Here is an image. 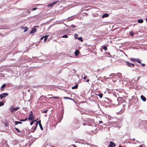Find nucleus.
Returning <instances> with one entry per match:
<instances>
[{
	"label": "nucleus",
	"mask_w": 147,
	"mask_h": 147,
	"mask_svg": "<svg viewBox=\"0 0 147 147\" xmlns=\"http://www.w3.org/2000/svg\"><path fill=\"white\" fill-rule=\"evenodd\" d=\"M71 96H72V95H71V96H70V97H71Z\"/></svg>",
	"instance_id": "nucleus-49"
},
{
	"label": "nucleus",
	"mask_w": 147,
	"mask_h": 147,
	"mask_svg": "<svg viewBox=\"0 0 147 147\" xmlns=\"http://www.w3.org/2000/svg\"><path fill=\"white\" fill-rule=\"evenodd\" d=\"M110 144L108 146L109 147H114L116 145L112 141H110Z\"/></svg>",
	"instance_id": "nucleus-8"
},
{
	"label": "nucleus",
	"mask_w": 147,
	"mask_h": 147,
	"mask_svg": "<svg viewBox=\"0 0 147 147\" xmlns=\"http://www.w3.org/2000/svg\"><path fill=\"white\" fill-rule=\"evenodd\" d=\"M99 122L100 123H102L103 122H102V121H99Z\"/></svg>",
	"instance_id": "nucleus-42"
},
{
	"label": "nucleus",
	"mask_w": 147,
	"mask_h": 147,
	"mask_svg": "<svg viewBox=\"0 0 147 147\" xmlns=\"http://www.w3.org/2000/svg\"><path fill=\"white\" fill-rule=\"evenodd\" d=\"M22 123L20 121H15V124L16 125H17L18 124H21Z\"/></svg>",
	"instance_id": "nucleus-18"
},
{
	"label": "nucleus",
	"mask_w": 147,
	"mask_h": 147,
	"mask_svg": "<svg viewBox=\"0 0 147 147\" xmlns=\"http://www.w3.org/2000/svg\"><path fill=\"white\" fill-rule=\"evenodd\" d=\"M15 129H16V130L18 132V133H20L21 132V131H20L17 128H16V127H15Z\"/></svg>",
	"instance_id": "nucleus-27"
},
{
	"label": "nucleus",
	"mask_w": 147,
	"mask_h": 147,
	"mask_svg": "<svg viewBox=\"0 0 147 147\" xmlns=\"http://www.w3.org/2000/svg\"><path fill=\"white\" fill-rule=\"evenodd\" d=\"M37 9V8L36 7H35V8H33L32 10L33 11H34V10H36Z\"/></svg>",
	"instance_id": "nucleus-36"
},
{
	"label": "nucleus",
	"mask_w": 147,
	"mask_h": 147,
	"mask_svg": "<svg viewBox=\"0 0 147 147\" xmlns=\"http://www.w3.org/2000/svg\"><path fill=\"white\" fill-rule=\"evenodd\" d=\"M4 105V102H0V107L1 106H3Z\"/></svg>",
	"instance_id": "nucleus-26"
},
{
	"label": "nucleus",
	"mask_w": 147,
	"mask_h": 147,
	"mask_svg": "<svg viewBox=\"0 0 147 147\" xmlns=\"http://www.w3.org/2000/svg\"><path fill=\"white\" fill-rule=\"evenodd\" d=\"M68 37L67 35H64L62 36V37L65 38H67Z\"/></svg>",
	"instance_id": "nucleus-29"
},
{
	"label": "nucleus",
	"mask_w": 147,
	"mask_h": 147,
	"mask_svg": "<svg viewBox=\"0 0 147 147\" xmlns=\"http://www.w3.org/2000/svg\"><path fill=\"white\" fill-rule=\"evenodd\" d=\"M142 64V66L143 67H144V66H145V64H144V63H141Z\"/></svg>",
	"instance_id": "nucleus-37"
},
{
	"label": "nucleus",
	"mask_w": 147,
	"mask_h": 147,
	"mask_svg": "<svg viewBox=\"0 0 147 147\" xmlns=\"http://www.w3.org/2000/svg\"><path fill=\"white\" fill-rule=\"evenodd\" d=\"M97 95L98 96H99L100 98H101L102 97L103 95V94L102 93H101L99 94H97Z\"/></svg>",
	"instance_id": "nucleus-22"
},
{
	"label": "nucleus",
	"mask_w": 147,
	"mask_h": 147,
	"mask_svg": "<svg viewBox=\"0 0 147 147\" xmlns=\"http://www.w3.org/2000/svg\"><path fill=\"white\" fill-rule=\"evenodd\" d=\"M44 36H43L41 38H40V40H42L44 38Z\"/></svg>",
	"instance_id": "nucleus-40"
},
{
	"label": "nucleus",
	"mask_w": 147,
	"mask_h": 147,
	"mask_svg": "<svg viewBox=\"0 0 147 147\" xmlns=\"http://www.w3.org/2000/svg\"><path fill=\"white\" fill-rule=\"evenodd\" d=\"M125 63H126L127 65L129 67H131V66L133 67H134V64L131 63L127 61H125Z\"/></svg>",
	"instance_id": "nucleus-7"
},
{
	"label": "nucleus",
	"mask_w": 147,
	"mask_h": 147,
	"mask_svg": "<svg viewBox=\"0 0 147 147\" xmlns=\"http://www.w3.org/2000/svg\"><path fill=\"white\" fill-rule=\"evenodd\" d=\"M82 125L84 126H85L86 125H88V124H86V123H84L82 124Z\"/></svg>",
	"instance_id": "nucleus-33"
},
{
	"label": "nucleus",
	"mask_w": 147,
	"mask_h": 147,
	"mask_svg": "<svg viewBox=\"0 0 147 147\" xmlns=\"http://www.w3.org/2000/svg\"><path fill=\"white\" fill-rule=\"evenodd\" d=\"M87 78V76H84V78L83 79L85 80Z\"/></svg>",
	"instance_id": "nucleus-39"
},
{
	"label": "nucleus",
	"mask_w": 147,
	"mask_h": 147,
	"mask_svg": "<svg viewBox=\"0 0 147 147\" xmlns=\"http://www.w3.org/2000/svg\"><path fill=\"white\" fill-rule=\"evenodd\" d=\"M140 146H141V147H142V146H140L139 147H140Z\"/></svg>",
	"instance_id": "nucleus-48"
},
{
	"label": "nucleus",
	"mask_w": 147,
	"mask_h": 147,
	"mask_svg": "<svg viewBox=\"0 0 147 147\" xmlns=\"http://www.w3.org/2000/svg\"><path fill=\"white\" fill-rule=\"evenodd\" d=\"M131 60L135 62H137L140 63H141V60L139 59H134L133 58H131Z\"/></svg>",
	"instance_id": "nucleus-4"
},
{
	"label": "nucleus",
	"mask_w": 147,
	"mask_h": 147,
	"mask_svg": "<svg viewBox=\"0 0 147 147\" xmlns=\"http://www.w3.org/2000/svg\"><path fill=\"white\" fill-rule=\"evenodd\" d=\"M71 27H73V28H74V27H75V26H74V25H71Z\"/></svg>",
	"instance_id": "nucleus-41"
},
{
	"label": "nucleus",
	"mask_w": 147,
	"mask_h": 147,
	"mask_svg": "<svg viewBox=\"0 0 147 147\" xmlns=\"http://www.w3.org/2000/svg\"><path fill=\"white\" fill-rule=\"evenodd\" d=\"M32 121L34 123L36 121V120H33Z\"/></svg>",
	"instance_id": "nucleus-44"
},
{
	"label": "nucleus",
	"mask_w": 147,
	"mask_h": 147,
	"mask_svg": "<svg viewBox=\"0 0 147 147\" xmlns=\"http://www.w3.org/2000/svg\"><path fill=\"white\" fill-rule=\"evenodd\" d=\"M37 127H36L35 126L34 128V131L33 132H34V131L36 129Z\"/></svg>",
	"instance_id": "nucleus-38"
},
{
	"label": "nucleus",
	"mask_w": 147,
	"mask_h": 147,
	"mask_svg": "<svg viewBox=\"0 0 147 147\" xmlns=\"http://www.w3.org/2000/svg\"><path fill=\"white\" fill-rule=\"evenodd\" d=\"M5 125L6 127H7L9 126V124L8 121L5 120Z\"/></svg>",
	"instance_id": "nucleus-19"
},
{
	"label": "nucleus",
	"mask_w": 147,
	"mask_h": 147,
	"mask_svg": "<svg viewBox=\"0 0 147 147\" xmlns=\"http://www.w3.org/2000/svg\"><path fill=\"white\" fill-rule=\"evenodd\" d=\"M20 108L19 107H16V108L13 107V106H11V107L9 108V109L11 113H13L14 111H17Z\"/></svg>",
	"instance_id": "nucleus-2"
},
{
	"label": "nucleus",
	"mask_w": 147,
	"mask_h": 147,
	"mask_svg": "<svg viewBox=\"0 0 147 147\" xmlns=\"http://www.w3.org/2000/svg\"><path fill=\"white\" fill-rule=\"evenodd\" d=\"M38 124L39 125V126L40 128L42 130H43V128L42 126V125L41 123V120H40L38 121Z\"/></svg>",
	"instance_id": "nucleus-9"
},
{
	"label": "nucleus",
	"mask_w": 147,
	"mask_h": 147,
	"mask_svg": "<svg viewBox=\"0 0 147 147\" xmlns=\"http://www.w3.org/2000/svg\"><path fill=\"white\" fill-rule=\"evenodd\" d=\"M138 22L140 23H142L143 22V21L142 19H139L138 20Z\"/></svg>",
	"instance_id": "nucleus-20"
},
{
	"label": "nucleus",
	"mask_w": 147,
	"mask_h": 147,
	"mask_svg": "<svg viewBox=\"0 0 147 147\" xmlns=\"http://www.w3.org/2000/svg\"><path fill=\"white\" fill-rule=\"evenodd\" d=\"M9 94L8 93H4L0 94V98L1 99H2L3 98H5L6 96L8 95Z\"/></svg>",
	"instance_id": "nucleus-5"
},
{
	"label": "nucleus",
	"mask_w": 147,
	"mask_h": 147,
	"mask_svg": "<svg viewBox=\"0 0 147 147\" xmlns=\"http://www.w3.org/2000/svg\"><path fill=\"white\" fill-rule=\"evenodd\" d=\"M79 53V51L78 50H76L75 52V55L76 56H77L78 55Z\"/></svg>",
	"instance_id": "nucleus-17"
},
{
	"label": "nucleus",
	"mask_w": 147,
	"mask_h": 147,
	"mask_svg": "<svg viewBox=\"0 0 147 147\" xmlns=\"http://www.w3.org/2000/svg\"><path fill=\"white\" fill-rule=\"evenodd\" d=\"M129 34H130V35L131 36H132L134 34V33L131 32H130Z\"/></svg>",
	"instance_id": "nucleus-30"
},
{
	"label": "nucleus",
	"mask_w": 147,
	"mask_h": 147,
	"mask_svg": "<svg viewBox=\"0 0 147 147\" xmlns=\"http://www.w3.org/2000/svg\"><path fill=\"white\" fill-rule=\"evenodd\" d=\"M140 147H141V146H140Z\"/></svg>",
	"instance_id": "nucleus-50"
},
{
	"label": "nucleus",
	"mask_w": 147,
	"mask_h": 147,
	"mask_svg": "<svg viewBox=\"0 0 147 147\" xmlns=\"http://www.w3.org/2000/svg\"><path fill=\"white\" fill-rule=\"evenodd\" d=\"M78 36L77 35V34H75V38L76 39H77V36Z\"/></svg>",
	"instance_id": "nucleus-34"
},
{
	"label": "nucleus",
	"mask_w": 147,
	"mask_h": 147,
	"mask_svg": "<svg viewBox=\"0 0 147 147\" xmlns=\"http://www.w3.org/2000/svg\"><path fill=\"white\" fill-rule=\"evenodd\" d=\"M109 16V14L107 13H105V14H103L102 16V18H104L105 17H107Z\"/></svg>",
	"instance_id": "nucleus-11"
},
{
	"label": "nucleus",
	"mask_w": 147,
	"mask_h": 147,
	"mask_svg": "<svg viewBox=\"0 0 147 147\" xmlns=\"http://www.w3.org/2000/svg\"><path fill=\"white\" fill-rule=\"evenodd\" d=\"M74 147H77L76 146V145H74V144H73L72 145Z\"/></svg>",
	"instance_id": "nucleus-43"
},
{
	"label": "nucleus",
	"mask_w": 147,
	"mask_h": 147,
	"mask_svg": "<svg viewBox=\"0 0 147 147\" xmlns=\"http://www.w3.org/2000/svg\"><path fill=\"white\" fill-rule=\"evenodd\" d=\"M102 49H104L106 51L107 50V47L106 46H104L102 47Z\"/></svg>",
	"instance_id": "nucleus-23"
},
{
	"label": "nucleus",
	"mask_w": 147,
	"mask_h": 147,
	"mask_svg": "<svg viewBox=\"0 0 147 147\" xmlns=\"http://www.w3.org/2000/svg\"><path fill=\"white\" fill-rule=\"evenodd\" d=\"M49 36V35H46L45 36H44V40L45 41H46L47 40V38Z\"/></svg>",
	"instance_id": "nucleus-21"
},
{
	"label": "nucleus",
	"mask_w": 147,
	"mask_h": 147,
	"mask_svg": "<svg viewBox=\"0 0 147 147\" xmlns=\"http://www.w3.org/2000/svg\"><path fill=\"white\" fill-rule=\"evenodd\" d=\"M48 96H51V97H50V98H53L55 99H59V98L58 97H53V96L52 95H51V94H49L48 95Z\"/></svg>",
	"instance_id": "nucleus-16"
},
{
	"label": "nucleus",
	"mask_w": 147,
	"mask_h": 147,
	"mask_svg": "<svg viewBox=\"0 0 147 147\" xmlns=\"http://www.w3.org/2000/svg\"><path fill=\"white\" fill-rule=\"evenodd\" d=\"M28 119L27 118H26L24 119L20 120V121H27Z\"/></svg>",
	"instance_id": "nucleus-25"
},
{
	"label": "nucleus",
	"mask_w": 147,
	"mask_h": 147,
	"mask_svg": "<svg viewBox=\"0 0 147 147\" xmlns=\"http://www.w3.org/2000/svg\"><path fill=\"white\" fill-rule=\"evenodd\" d=\"M119 147H123V146L120 145H119Z\"/></svg>",
	"instance_id": "nucleus-46"
},
{
	"label": "nucleus",
	"mask_w": 147,
	"mask_h": 147,
	"mask_svg": "<svg viewBox=\"0 0 147 147\" xmlns=\"http://www.w3.org/2000/svg\"><path fill=\"white\" fill-rule=\"evenodd\" d=\"M141 98L142 100L144 101H145L146 100V98L142 95L141 96Z\"/></svg>",
	"instance_id": "nucleus-13"
},
{
	"label": "nucleus",
	"mask_w": 147,
	"mask_h": 147,
	"mask_svg": "<svg viewBox=\"0 0 147 147\" xmlns=\"http://www.w3.org/2000/svg\"><path fill=\"white\" fill-rule=\"evenodd\" d=\"M28 30V27H26L25 28V30H24V32H26V31H27Z\"/></svg>",
	"instance_id": "nucleus-28"
},
{
	"label": "nucleus",
	"mask_w": 147,
	"mask_h": 147,
	"mask_svg": "<svg viewBox=\"0 0 147 147\" xmlns=\"http://www.w3.org/2000/svg\"><path fill=\"white\" fill-rule=\"evenodd\" d=\"M64 98L65 99H69V100H73L74 101V102H75V101L74 100V99H72V98H71L69 97H64Z\"/></svg>",
	"instance_id": "nucleus-14"
},
{
	"label": "nucleus",
	"mask_w": 147,
	"mask_h": 147,
	"mask_svg": "<svg viewBox=\"0 0 147 147\" xmlns=\"http://www.w3.org/2000/svg\"><path fill=\"white\" fill-rule=\"evenodd\" d=\"M34 115H33L32 111H31L29 115V117L28 118V120H33L34 119L33 117Z\"/></svg>",
	"instance_id": "nucleus-3"
},
{
	"label": "nucleus",
	"mask_w": 147,
	"mask_h": 147,
	"mask_svg": "<svg viewBox=\"0 0 147 147\" xmlns=\"http://www.w3.org/2000/svg\"><path fill=\"white\" fill-rule=\"evenodd\" d=\"M36 31V29L35 28H32L30 32V34H33Z\"/></svg>",
	"instance_id": "nucleus-10"
},
{
	"label": "nucleus",
	"mask_w": 147,
	"mask_h": 147,
	"mask_svg": "<svg viewBox=\"0 0 147 147\" xmlns=\"http://www.w3.org/2000/svg\"><path fill=\"white\" fill-rule=\"evenodd\" d=\"M36 120V121H37L38 120V119H37Z\"/></svg>",
	"instance_id": "nucleus-47"
},
{
	"label": "nucleus",
	"mask_w": 147,
	"mask_h": 147,
	"mask_svg": "<svg viewBox=\"0 0 147 147\" xmlns=\"http://www.w3.org/2000/svg\"><path fill=\"white\" fill-rule=\"evenodd\" d=\"M6 86V84H3L1 86V91L3 90L4 89V88Z\"/></svg>",
	"instance_id": "nucleus-12"
},
{
	"label": "nucleus",
	"mask_w": 147,
	"mask_h": 147,
	"mask_svg": "<svg viewBox=\"0 0 147 147\" xmlns=\"http://www.w3.org/2000/svg\"><path fill=\"white\" fill-rule=\"evenodd\" d=\"M59 1H58L54 2L52 3H51L47 5V6H48L49 7H53V6H54Z\"/></svg>",
	"instance_id": "nucleus-6"
},
{
	"label": "nucleus",
	"mask_w": 147,
	"mask_h": 147,
	"mask_svg": "<svg viewBox=\"0 0 147 147\" xmlns=\"http://www.w3.org/2000/svg\"><path fill=\"white\" fill-rule=\"evenodd\" d=\"M78 88V85L76 84L74 86H73L71 87L72 89H77Z\"/></svg>",
	"instance_id": "nucleus-15"
},
{
	"label": "nucleus",
	"mask_w": 147,
	"mask_h": 147,
	"mask_svg": "<svg viewBox=\"0 0 147 147\" xmlns=\"http://www.w3.org/2000/svg\"><path fill=\"white\" fill-rule=\"evenodd\" d=\"M34 123L32 121L30 122V125H32Z\"/></svg>",
	"instance_id": "nucleus-35"
},
{
	"label": "nucleus",
	"mask_w": 147,
	"mask_h": 147,
	"mask_svg": "<svg viewBox=\"0 0 147 147\" xmlns=\"http://www.w3.org/2000/svg\"><path fill=\"white\" fill-rule=\"evenodd\" d=\"M78 39L80 41L82 42L83 41V40L82 38V37H80L78 38Z\"/></svg>",
	"instance_id": "nucleus-24"
},
{
	"label": "nucleus",
	"mask_w": 147,
	"mask_h": 147,
	"mask_svg": "<svg viewBox=\"0 0 147 147\" xmlns=\"http://www.w3.org/2000/svg\"><path fill=\"white\" fill-rule=\"evenodd\" d=\"M121 73H118L116 74H111L109 76L111 77H113L114 78H117V77L119 78L121 76Z\"/></svg>",
	"instance_id": "nucleus-1"
},
{
	"label": "nucleus",
	"mask_w": 147,
	"mask_h": 147,
	"mask_svg": "<svg viewBox=\"0 0 147 147\" xmlns=\"http://www.w3.org/2000/svg\"><path fill=\"white\" fill-rule=\"evenodd\" d=\"M48 110H46L45 111H43V113H46L47 112V111H48Z\"/></svg>",
	"instance_id": "nucleus-32"
},
{
	"label": "nucleus",
	"mask_w": 147,
	"mask_h": 147,
	"mask_svg": "<svg viewBox=\"0 0 147 147\" xmlns=\"http://www.w3.org/2000/svg\"><path fill=\"white\" fill-rule=\"evenodd\" d=\"M38 124V121H36V123L35 126L37 127Z\"/></svg>",
	"instance_id": "nucleus-31"
},
{
	"label": "nucleus",
	"mask_w": 147,
	"mask_h": 147,
	"mask_svg": "<svg viewBox=\"0 0 147 147\" xmlns=\"http://www.w3.org/2000/svg\"><path fill=\"white\" fill-rule=\"evenodd\" d=\"M89 79H87V80H86V82H89Z\"/></svg>",
	"instance_id": "nucleus-45"
}]
</instances>
